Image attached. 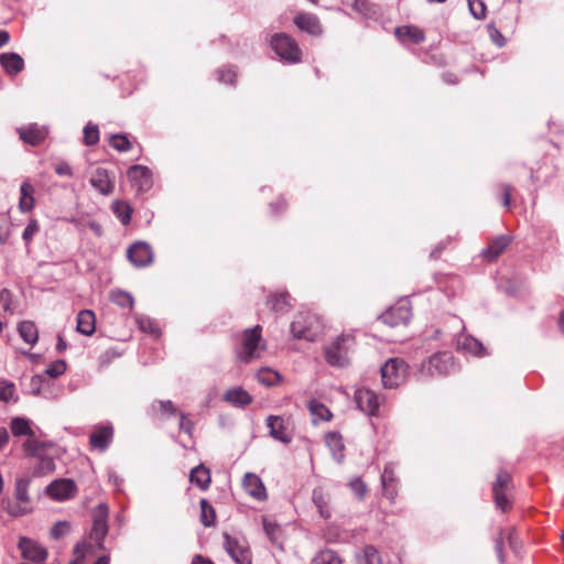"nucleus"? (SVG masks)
<instances>
[{"instance_id":"1","label":"nucleus","mask_w":564,"mask_h":564,"mask_svg":"<svg viewBox=\"0 0 564 564\" xmlns=\"http://www.w3.org/2000/svg\"><path fill=\"white\" fill-rule=\"evenodd\" d=\"M290 329L294 338L314 341L322 333V325L314 314L301 313L291 323Z\"/></svg>"},{"instance_id":"2","label":"nucleus","mask_w":564,"mask_h":564,"mask_svg":"<svg viewBox=\"0 0 564 564\" xmlns=\"http://www.w3.org/2000/svg\"><path fill=\"white\" fill-rule=\"evenodd\" d=\"M261 330L260 325L243 330L241 347L238 350V357L241 361L249 362L260 357V351L264 348Z\"/></svg>"},{"instance_id":"3","label":"nucleus","mask_w":564,"mask_h":564,"mask_svg":"<svg viewBox=\"0 0 564 564\" xmlns=\"http://www.w3.org/2000/svg\"><path fill=\"white\" fill-rule=\"evenodd\" d=\"M272 50L279 57L290 64L301 61L302 52L297 43L285 33H275L270 40Z\"/></svg>"},{"instance_id":"4","label":"nucleus","mask_w":564,"mask_h":564,"mask_svg":"<svg viewBox=\"0 0 564 564\" xmlns=\"http://www.w3.org/2000/svg\"><path fill=\"white\" fill-rule=\"evenodd\" d=\"M380 371L383 387L394 389L405 381L408 365L400 358H391L384 362Z\"/></svg>"},{"instance_id":"5","label":"nucleus","mask_w":564,"mask_h":564,"mask_svg":"<svg viewBox=\"0 0 564 564\" xmlns=\"http://www.w3.org/2000/svg\"><path fill=\"white\" fill-rule=\"evenodd\" d=\"M354 346V337L341 335L334 343L325 348L326 361L336 367L348 365V352Z\"/></svg>"},{"instance_id":"6","label":"nucleus","mask_w":564,"mask_h":564,"mask_svg":"<svg viewBox=\"0 0 564 564\" xmlns=\"http://www.w3.org/2000/svg\"><path fill=\"white\" fill-rule=\"evenodd\" d=\"M93 527L89 532V539L95 542L94 547L104 549V540L108 534V507L106 503H99L94 510Z\"/></svg>"},{"instance_id":"7","label":"nucleus","mask_w":564,"mask_h":564,"mask_svg":"<svg viewBox=\"0 0 564 564\" xmlns=\"http://www.w3.org/2000/svg\"><path fill=\"white\" fill-rule=\"evenodd\" d=\"M455 368L453 355L448 351L436 352L422 364V370L431 376L451 373Z\"/></svg>"},{"instance_id":"8","label":"nucleus","mask_w":564,"mask_h":564,"mask_svg":"<svg viewBox=\"0 0 564 564\" xmlns=\"http://www.w3.org/2000/svg\"><path fill=\"white\" fill-rule=\"evenodd\" d=\"M511 480L512 479L509 473L500 470L497 475L496 481L492 485V495L496 507L503 512H506L511 506V502L507 496Z\"/></svg>"},{"instance_id":"9","label":"nucleus","mask_w":564,"mask_h":564,"mask_svg":"<svg viewBox=\"0 0 564 564\" xmlns=\"http://www.w3.org/2000/svg\"><path fill=\"white\" fill-rule=\"evenodd\" d=\"M127 176L138 192L143 193L151 189L153 185L152 172L143 165H132L127 171Z\"/></svg>"},{"instance_id":"10","label":"nucleus","mask_w":564,"mask_h":564,"mask_svg":"<svg viewBox=\"0 0 564 564\" xmlns=\"http://www.w3.org/2000/svg\"><path fill=\"white\" fill-rule=\"evenodd\" d=\"M355 401L360 411L368 415L375 416L378 414L380 400L379 395L370 389L359 388L355 392Z\"/></svg>"},{"instance_id":"11","label":"nucleus","mask_w":564,"mask_h":564,"mask_svg":"<svg viewBox=\"0 0 564 564\" xmlns=\"http://www.w3.org/2000/svg\"><path fill=\"white\" fill-rule=\"evenodd\" d=\"M128 259L138 268L147 267L153 261L151 247L143 241L134 242L127 251Z\"/></svg>"},{"instance_id":"12","label":"nucleus","mask_w":564,"mask_h":564,"mask_svg":"<svg viewBox=\"0 0 564 564\" xmlns=\"http://www.w3.org/2000/svg\"><path fill=\"white\" fill-rule=\"evenodd\" d=\"M412 317L411 308L406 303H400L387 310L380 318L391 327L406 325Z\"/></svg>"},{"instance_id":"13","label":"nucleus","mask_w":564,"mask_h":564,"mask_svg":"<svg viewBox=\"0 0 564 564\" xmlns=\"http://www.w3.org/2000/svg\"><path fill=\"white\" fill-rule=\"evenodd\" d=\"M19 549L21 550L22 556L33 562H43L47 557V551L37 542L21 538L19 541Z\"/></svg>"},{"instance_id":"14","label":"nucleus","mask_w":564,"mask_h":564,"mask_svg":"<svg viewBox=\"0 0 564 564\" xmlns=\"http://www.w3.org/2000/svg\"><path fill=\"white\" fill-rule=\"evenodd\" d=\"M76 485L70 479H58L52 481L46 489L50 497L55 500H66L74 496Z\"/></svg>"},{"instance_id":"15","label":"nucleus","mask_w":564,"mask_h":564,"mask_svg":"<svg viewBox=\"0 0 564 564\" xmlns=\"http://www.w3.org/2000/svg\"><path fill=\"white\" fill-rule=\"evenodd\" d=\"M381 485L384 497L393 503L398 495V479L395 477L394 466L392 463L384 466L381 474Z\"/></svg>"},{"instance_id":"16","label":"nucleus","mask_w":564,"mask_h":564,"mask_svg":"<svg viewBox=\"0 0 564 564\" xmlns=\"http://www.w3.org/2000/svg\"><path fill=\"white\" fill-rule=\"evenodd\" d=\"M113 437V429L110 425L98 426L91 433L89 442L94 449L105 452L111 444Z\"/></svg>"},{"instance_id":"17","label":"nucleus","mask_w":564,"mask_h":564,"mask_svg":"<svg viewBox=\"0 0 564 564\" xmlns=\"http://www.w3.org/2000/svg\"><path fill=\"white\" fill-rule=\"evenodd\" d=\"M224 538V547L237 564H251L249 551L246 547L240 545L239 542L229 534H225Z\"/></svg>"},{"instance_id":"18","label":"nucleus","mask_w":564,"mask_h":564,"mask_svg":"<svg viewBox=\"0 0 564 564\" xmlns=\"http://www.w3.org/2000/svg\"><path fill=\"white\" fill-rule=\"evenodd\" d=\"M242 486L248 495L252 498L262 501L267 499L265 487L259 476L252 473H247L242 480Z\"/></svg>"},{"instance_id":"19","label":"nucleus","mask_w":564,"mask_h":564,"mask_svg":"<svg viewBox=\"0 0 564 564\" xmlns=\"http://www.w3.org/2000/svg\"><path fill=\"white\" fill-rule=\"evenodd\" d=\"M20 139L31 145H37L44 141L47 134L45 127H39L36 123H31L26 127L18 129Z\"/></svg>"},{"instance_id":"20","label":"nucleus","mask_w":564,"mask_h":564,"mask_svg":"<svg viewBox=\"0 0 564 564\" xmlns=\"http://www.w3.org/2000/svg\"><path fill=\"white\" fill-rule=\"evenodd\" d=\"M90 185L102 195H108L113 189V183L106 169L97 167L89 180Z\"/></svg>"},{"instance_id":"21","label":"nucleus","mask_w":564,"mask_h":564,"mask_svg":"<svg viewBox=\"0 0 564 564\" xmlns=\"http://www.w3.org/2000/svg\"><path fill=\"white\" fill-rule=\"evenodd\" d=\"M511 237L500 235L490 240L488 247L482 250V256L487 261H495L510 245Z\"/></svg>"},{"instance_id":"22","label":"nucleus","mask_w":564,"mask_h":564,"mask_svg":"<svg viewBox=\"0 0 564 564\" xmlns=\"http://www.w3.org/2000/svg\"><path fill=\"white\" fill-rule=\"evenodd\" d=\"M267 426L269 429L270 436H272L274 440L280 441L284 444L291 443L292 437L288 433L284 426V421L281 416H268Z\"/></svg>"},{"instance_id":"23","label":"nucleus","mask_w":564,"mask_h":564,"mask_svg":"<svg viewBox=\"0 0 564 564\" xmlns=\"http://www.w3.org/2000/svg\"><path fill=\"white\" fill-rule=\"evenodd\" d=\"M294 23L300 30L312 35H319L323 32L318 18L312 13H301L296 15Z\"/></svg>"},{"instance_id":"24","label":"nucleus","mask_w":564,"mask_h":564,"mask_svg":"<svg viewBox=\"0 0 564 564\" xmlns=\"http://www.w3.org/2000/svg\"><path fill=\"white\" fill-rule=\"evenodd\" d=\"M0 64L9 75H17L24 68L23 58L13 52L0 54Z\"/></svg>"},{"instance_id":"25","label":"nucleus","mask_w":564,"mask_h":564,"mask_svg":"<svg viewBox=\"0 0 564 564\" xmlns=\"http://www.w3.org/2000/svg\"><path fill=\"white\" fill-rule=\"evenodd\" d=\"M34 187L30 181H24L20 186L19 209L21 213H29L34 208Z\"/></svg>"},{"instance_id":"26","label":"nucleus","mask_w":564,"mask_h":564,"mask_svg":"<svg viewBox=\"0 0 564 564\" xmlns=\"http://www.w3.org/2000/svg\"><path fill=\"white\" fill-rule=\"evenodd\" d=\"M224 400L235 406H246L252 402V397L245 389L238 387L229 389L225 395Z\"/></svg>"},{"instance_id":"27","label":"nucleus","mask_w":564,"mask_h":564,"mask_svg":"<svg viewBox=\"0 0 564 564\" xmlns=\"http://www.w3.org/2000/svg\"><path fill=\"white\" fill-rule=\"evenodd\" d=\"M10 430L15 437H33L35 435L32 429V421L21 416H15L11 420Z\"/></svg>"},{"instance_id":"28","label":"nucleus","mask_w":564,"mask_h":564,"mask_svg":"<svg viewBox=\"0 0 564 564\" xmlns=\"http://www.w3.org/2000/svg\"><path fill=\"white\" fill-rule=\"evenodd\" d=\"M77 332L91 335L96 329V317L93 311L84 310L77 316Z\"/></svg>"},{"instance_id":"29","label":"nucleus","mask_w":564,"mask_h":564,"mask_svg":"<svg viewBox=\"0 0 564 564\" xmlns=\"http://www.w3.org/2000/svg\"><path fill=\"white\" fill-rule=\"evenodd\" d=\"M325 442L332 451L334 459L340 463L344 458L343 452L345 449L341 435L337 432H329L325 436Z\"/></svg>"},{"instance_id":"30","label":"nucleus","mask_w":564,"mask_h":564,"mask_svg":"<svg viewBox=\"0 0 564 564\" xmlns=\"http://www.w3.org/2000/svg\"><path fill=\"white\" fill-rule=\"evenodd\" d=\"M458 349L471 354L474 356H484L485 347L482 344L471 336H462L457 340Z\"/></svg>"},{"instance_id":"31","label":"nucleus","mask_w":564,"mask_h":564,"mask_svg":"<svg viewBox=\"0 0 564 564\" xmlns=\"http://www.w3.org/2000/svg\"><path fill=\"white\" fill-rule=\"evenodd\" d=\"M394 33L401 41L410 40V42L414 44H419L424 41L423 31L415 26H399L395 29Z\"/></svg>"},{"instance_id":"32","label":"nucleus","mask_w":564,"mask_h":564,"mask_svg":"<svg viewBox=\"0 0 564 564\" xmlns=\"http://www.w3.org/2000/svg\"><path fill=\"white\" fill-rule=\"evenodd\" d=\"M189 481L203 490H206L210 484L209 469L204 465L196 466L192 469L189 475Z\"/></svg>"},{"instance_id":"33","label":"nucleus","mask_w":564,"mask_h":564,"mask_svg":"<svg viewBox=\"0 0 564 564\" xmlns=\"http://www.w3.org/2000/svg\"><path fill=\"white\" fill-rule=\"evenodd\" d=\"M20 337L30 345H35L39 339V332L35 324L31 321H23L18 326Z\"/></svg>"},{"instance_id":"34","label":"nucleus","mask_w":564,"mask_h":564,"mask_svg":"<svg viewBox=\"0 0 564 564\" xmlns=\"http://www.w3.org/2000/svg\"><path fill=\"white\" fill-rule=\"evenodd\" d=\"M312 500L316 506L319 514L324 519L330 518V510L328 507L327 499L322 488H315L312 492Z\"/></svg>"},{"instance_id":"35","label":"nucleus","mask_w":564,"mask_h":564,"mask_svg":"<svg viewBox=\"0 0 564 564\" xmlns=\"http://www.w3.org/2000/svg\"><path fill=\"white\" fill-rule=\"evenodd\" d=\"M357 564H382L379 552L372 545H366L357 555Z\"/></svg>"},{"instance_id":"36","label":"nucleus","mask_w":564,"mask_h":564,"mask_svg":"<svg viewBox=\"0 0 564 564\" xmlns=\"http://www.w3.org/2000/svg\"><path fill=\"white\" fill-rule=\"evenodd\" d=\"M30 484H31V478H29V477H18L15 479L14 495L19 502H22V503L30 502V496H29Z\"/></svg>"},{"instance_id":"37","label":"nucleus","mask_w":564,"mask_h":564,"mask_svg":"<svg viewBox=\"0 0 564 564\" xmlns=\"http://www.w3.org/2000/svg\"><path fill=\"white\" fill-rule=\"evenodd\" d=\"M111 209L122 225L130 223L132 209L129 204L117 200L112 204Z\"/></svg>"},{"instance_id":"38","label":"nucleus","mask_w":564,"mask_h":564,"mask_svg":"<svg viewBox=\"0 0 564 564\" xmlns=\"http://www.w3.org/2000/svg\"><path fill=\"white\" fill-rule=\"evenodd\" d=\"M45 446L46 443L36 440L35 435L33 437H28L22 445L25 454L32 457H40Z\"/></svg>"},{"instance_id":"39","label":"nucleus","mask_w":564,"mask_h":564,"mask_svg":"<svg viewBox=\"0 0 564 564\" xmlns=\"http://www.w3.org/2000/svg\"><path fill=\"white\" fill-rule=\"evenodd\" d=\"M200 521L204 527H210L215 523L216 514L213 506L206 500L202 499L200 502Z\"/></svg>"},{"instance_id":"40","label":"nucleus","mask_w":564,"mask_h":564,"mask_svg":"<svg viewBox=\"0 0 564 564\" xmlns=\"http://www.w3.org/2000/svg\"><path fill=\"white\" fill-rule=\"evenodd\" d=\"M110 299L115 304L121 307L132 308L134 304L133 296L121 290L112 291Z\"/></svg>"},{"instance_id":"41","label":"nucleus","mask_w":564,"mask_h":564,"mask_svg":"<svg viewBox=\"0 0 564 564\" xmlns=\"http://www.w3.org/2000/svg\"><path fill=\"white\" fill-rule=\"evenodd\" d=\"M134 319H135V323L138 324L139 328L144 332V333H148V334H151V335H158L159 334V327L156 325V323L145 316V315H139L137 314L134 316Z\"/></svg>"},{"instance_id":"42","label":"nucleus","mask_w":564,"mask_h":564,"mask_svg":"<svg viewBox=\"0 0 564 564\" xmlns=\"http://www.w3.org/2000/svg\"><path fill=\"white\" fill-rule=\"evenodd\" d=\"M94 551V546L90 542H82L76 544L74 547L75 558L70 562V564H83L85 556Z\"/></svg>"},{"instance_id":"43","label":"nucleus","mask_w":564,"mask_h":564,"mask_svg":"<svg viewBox=\"0 0 564 564\" xmlns=\"http://www.w3.org/2000/svg\"><path fill=\"white\" fill-rule=\"evenodd\" d=\"M258 380L264 386H273L280 380V375L269 368H263L257 373Z\"/></svg>"},{"instance_id":"44","label":"nucleus","mask_w":564,"mask_h":564,"mask_svg":"<svg viewBox=\"0 0 564 564\" xmlns=\"http://www.w3.org/2000/svg\"><path fill=\"white\" fill-rule=\"evenodd\" d=\"M308 409L311 413L321 420L329 421L332 417L330 411L321 402L316 400H312L308 403Z\"/></svg>"},{"instance_id":"45","label":"nucleus","mask_w":564,"mask_h":564,"mask_svg":"<svg viewBox=\"0 0 564 564\" xmlns=\"http://www.w3.org/2000/svg\"><path fill=\"white\" fill-rule=\"evenodd\" d=\"M315 564H341L339 555L332 550H324L315 557Z\"/></svg>"},{"instance_id":"46","label":"nucleus","mask_w":564,"mask_h":564,"mask_svg":"<svg viewBox=\"0 0 564 564\" xmlns=\"http://www.w3.org/2000/svg\"><path fill=\"white\" fill-rule=\"evenodd\" d=\"M289 300L290 294L288 292H282L272 295L271 299L269 300V303L271 304L272 310L276 312H282L290 305Z\"/></svg>"},{"instance_id":"47","label":"nucleus","mask_w":564,"mask_h":564,"mask_svg":"<svg viewBox=\"0 0 564 564\" xmlns=\"http://www.w3.org/2000/svg\"><path fill=\"white\" fill-rule=\"evenodd\" d=\"M110 145L119 152H127L132 148L131 142L124 134H113L110 137Z\"/></svg>"},{"instance_id":"48","label":"nucleus","mask_w":564,"mask_h":564,"mask_svg":"<svg viewBox=\"0 0 564 564\" xmlns=\"http://www.w3.org/2000/svg\"><path fill=\"white\" fill-rule=\"evenodd\" d=\"M99 141L98 127L91 123H87L84 128V142L87 145H95Z\"/></svg>"},{"instance_id":"49","label":"nucleus","mask_w":564,"mask_h":564,"mask_svg":"<svg viewBox=\"0 0 564 564\" xmlns=\"http://www.w3.org/2000/svg\"><path fill=\"white\" fill-rule=\"evenodd\" d=\"M263 530L268 538L275 543L279 540L281 528L268 518H263Z\"/></svg>"},{"instance_id":"50","label":"nucleus","mask_w":564,"mask_h":564,"mask_svg":"<svg viewBox=\"0 0 564 564\" xmlns=\"http://www.w3.org/2000/svg\"><path fill=\"white\" fill-rule=\"evenodd\" d=\"M66 371V362L63 359H57L48 365L45 375L50 378H57Z\"/></svg>"},{"instance_id":"51","label":"nucleus","mask_w":564,"mask_h":564,"mask_svg":"<svg viewBox=\"0 0 564 564\" xmlns=\"http://www.w3.org/2000/svg\"><path fill=\"white\" fill-rule=\"evenodd\" d=\"M40 231V225L37 220L31 219L26 227L23 230L22 239L24 240L25 245L29 246L34 238V236Z\"/></svg>"},{"instance_id":"52","label":"nucleus","mask_w":564,"mask_h":564,"mask_svg":"<svg viewBox=\"0 0 564 564\" xmlns=\"http://www.w3.org/2000/svg\"><path fill=\"white\" fill-rule=\"evenodd\" d=\"M15 394V386L9 381L0 382V400L3 402H8L14 398Z\"/></svg>"},{"instance_id":"53","label":"nucleus","mask_w":564,"mask_h":564,"mask_svg":"<svg viewBox=\"0 0 564 564\" xmlns=\"http://www.w3.org/2000/svg\"><path fill=\"white\" fill-rule=\"evenodd\" d=\"M469 10L476 19L485 18L486 7L481 0H467Z\"/></svg>"},{"instance_id":"54","label":"nucleus","mask_w":564,"mask_h":564,"mask_svg":"<svg viewBox=\"0 0 564 564\" xmlns=\"http://www.w3.org/2000/svg\"><path fill=\"white\" fill-rule=\"evenodd\" d=\"M218 80L225 84L234 85L236 80V72L232 68H219L217 70Z\"/></svg>"},{"instance_id":"55","label":"nucleus","mask_w":564,"mask_h":564,"mask_svg":"<svg viewBox=\"0 0 564 564\" xmlns=\"http://www.w3.org/2000/svg\"><path fill=\"white\" fill-rule=\"evenodd\" d=\"M69 528L70 525L68 522L59 521L55 523L54 527L52 528L51 535L54 539H59L69 532Z\"/></svg>"},{"instance_id":"56","label":"nucleus","mask_w":564,"mask_h":564,"mask_svg":"<svg viewBox=\"0 0 564 564\" xmlns=\"http://www.w3.org/2000/svg\"><path fill=\"white\" fill-rule=\"evenodd\" d=\"M22 502H8V506L6 507L7 512L12 517H21L30 512V509L26 507L21 506Z\"/></svg>"},{"instance_id":"57","label":"nucleus","mask_w":564,"mask_h":564,"mask_svg":"<svg viewBox=\"0 0 564 564\" xmlns=\"http://www.w3.org/2000/svg\"><path fill=\"white\" fill-rule=\"evenodd\" d=\"M40 464H39V467L36 469V473L37 474H47V473H51L54 470L55 468V464L53 462V459L51 457H42L40 455Z\"/></svg>"},{"instance_id":"58","label":"nucleus","mask_w":564,"mask_h":564,"mask_svg":"<svg viewBox=\"0 0 564 564\" xmlns=\"http://www.w3.org/2000/svg\"><path fill=\"white\" fill-rule=\"evenodd\" d=\"M495 551L497 553L499 562L502 564L505 562V553H503V530L499 531V535L495 540Z\"/></svg>"},{"instance_id":"59","label":"nucleus","mask_w":564,"mask_h":564,"mask_svg":"<svg viewBox=\"0 0 564 564\" xmlns=\"http://www.w3.org/2000/svg\"><path fill=\"white\" fill-rule=\"evenodd\" d=\"M0 306L6 312H12L11 308V293L7 289L0 291Z\"/></svg>"},{"instance_id":"60","label":"nucleus","mask_w":564,"mask_h":564,"mask_svg":"<svg viewBox=\"0 0 564 564\" xmlns=\"http://www.w3.org/2000/svg\"><path fill=\"white\" fill-rule=\"evenodd\" d=\"M488 31H489V35H490L492 42L497 46L502 47L506 43V40H505L503 35L500 33V31L498 29H496L494 25H489Z\"/></svg>"},{"instance_id":"61","label":"nucleus","mask_w":564,"mask_h":564,"mask_svg":"<svg viewBox=\"0 0 564 564\" xmlns=\"http://www.w3.org/2000/svg\"><path fill=\"white\" fill-rule=\"evenodd\" d=\"M355 11L361 13L362 15L367 17L370 14L371 11V4L367 0H356L354 3Z\"/></svg>"},{"instance_id":"62","label":"nucleus","mask_w":564,"mask_h":564,"mask_svg":"<svg viewBox=\"0 0 564 564\" xmlns=\"http://www.w3.org/2000/svg\"><path fill=\"white\" fill-rule=\"evenodd\" d=\"M350 487H351L352 491L360 498L364 497L365 494L367 492V487H366L365 482L359 478L351 480Z\"/></svg>"},{"instance_id":"63","label":"nucleus","mask_w":564,"mask_h":564,"mask_svg":"<svg viewBox=\"0 0 564 564\" xmlns=\"http://www.w3.org/2000/svg\"><path fill=\"white\" fill-rule=\"evenodd\" d=\"M156 403H158L160 410L163 413H167L169 415H174L177 412L176 406L170 400H167V401H158Z\"/></svg>"},{"instance_id":"64","label":"nucleus","mask_w":564,"mask_h":564,"mask_svg":"<svg viewBox=\"0 0 564 564\" xmlns=\"http://www.w3.org/2000/svg\"><path fill=\"white\" fill-rule=\"evenodd\" d=\"M55 172H56V174H58L61 176H72L73 175L72 167L65 162L57 164L55 166Z\"/></svg>"}]
</instances>
